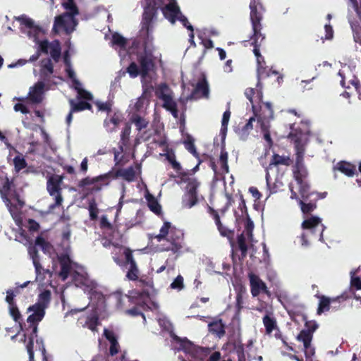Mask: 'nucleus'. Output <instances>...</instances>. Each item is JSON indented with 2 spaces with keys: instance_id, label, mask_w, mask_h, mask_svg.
Returning <instances> with one entry per match:
<instances>
[{
  "instance_id": "1",
  "label": "nucleus",
  "mask_w": 361,
  "mask_h": 361,
  "mask_svg": "<svg viewBox=\"0 0 361 361\" xmlns=\"http://www.w3.org/2000/svg\"><path fill=\"white\" fill-rule=\"evenodd\" d=\"M51 298V291L44 290L38 295L37 302L27 308V312H32V314L27 319L28 326L25 327L21 340L24 342L28 340L26 349L30 360H34V339L37 336L38 324L44 317L45 310L49 305Z\"/></svg>"
},
{
  "instance_id": "2",
  "label": "nucleus",
  "mask_w": 361,
  "mask_h": 361,
  "mask_svg": "<svg viewBox=\"0 0 361 361\" xmlns=\"http://www.w3.org/2000/svg\"><path fill=\"white\" fill-rule=\"evenodd\" d=\"M250 9L252 29L250 44L253 47V53L257 59V67H260L266 63L264 56L260 53V49L265 39V35L262 33V25L261 23L264 8L260 0H251Z\"/></svg>"
},
{
  "instance_id": "3",
  "label": "nucleus",
  "mask_w": 361,
  "mask_h": 361,
  "mask_svg": "<svg viewBox=\"0 0 361 361\" xmlns=\"http://www.w3.org/2000/svg\"><path fill=\"white\" fill-rule=\"evenodd\" d=\"M12 188H14V185L8 178L7 173L0 170V195L11 214L18 210L16 205L11 202V198L16 200L21 207L24 204L20 199L19 194Z\"/></svg>"
},
{
  "instance_id": "4",
  "label": "nucleus",
  "mask_w": 361,
  "mask_h": 361,
  "mask_svg": "<svg viewBox=\"0 0 361 361\" xmlns=\"http://www.w3.org/2000/svg\"><path fill=\"white\" fill-rule=\"evenodd\" d=\"M164 5V0H146V6L144 8L142 20L141 32H145L146 39L145 41V47L147 44L152 42L153 37L151 35L152 32V22L157 15V11Z\"/></svg>"
},
{
  "instance_id": "5",
  "label": "nucleus",
  "mask_w": 361,
  "mask_h": 361,
  "mask_svg": "<svg viewBox=\"0 0 361 361\" xmlns=\"http://www.w3.org/2000/svg\"><path fill=\"white\" fill-rule=\"evenodd\" d=\"M291 131L288 135V138L294 144L295 151V161L293 166V171L307 170L304 164V155L305 152V147L303 143L305 133L294 128H291Z\"/></svg>"
},
{
  "instance_id": "6",
  "label": "nucleus",
  "mask_w": 361,
  "mask_h": 361,
  "mask_svg": "<svg viewBox=\"0 0 361 361\" xmlns=\"http://www.w3.org/2000/svg\"><path fill=\"white\" fill-rule=\"evenodd\" d=\"M77 25L78 21L75 17L63 13L55 17L52 32L56 35L62 30L66 34L70 35L75 30Z\"/></svg>"
},
{
  "instance_id": "7",
  "label": "nucleus",
  "mask_w": 361,
  "mask_h": 361,
  "mask_svg": "<svg viewBox=\"0 0 361 361\" xmlns=\"http://www.w3.org/2000/svg\"><path fill=\"white\" fill-rule=\"evenodd\" d=\"M62 181L63 177L59 175H52L49 176L47 180V190L50 196L54 197L55 199V202L50 205V209L61 206L63 202V197L61 195L62 188L61 187Z\"/></svg>"
},
{
  "instance_id": "8",
  "label": "nucleus",
  "mask_w": 361,
  "mask_h": 361,
  "mask_svg": "<svg viewBox=\"0 0 361 361\" xmlns=\"http://www.w3.org/2000/svg\"><path fill=\"white\" fill-rule=\"evenodd\" d=\"M200 185V183L196 178L189 180L186 191L182 196V207L183 208L190 209L197 204V189Z\"/></svg>"
},
{
  "instance_id": "9",
  "label": "nucleus",
  "mask_w": 361,
  "mask_h": 361,
  "mask_svg": "<svg viewBox=\"0 0 361 361\" xmlns=\"http://www.w3.org/2000/svg\"><path fill=\"white\" fill-rule=\"evenodd\" d=\"M168 245H163L162 251H171L173 254H179L183 247L184 235L182 231L173 228L170 235L165 240Z\"/></svg>"
},
{
  "instance_id": "10",
  "label": "nucleus",
  "mask_w": 361,
  "mask_h": 361,
  "mask_svg": "<svg viewBox=\"0 0 361 361\" xmlns=\"http://www.w3.org/2000/svg\"><path fill=\"white\" fill-rule=\"evenodd\" d=\"M124 254L126 261L121 268L123 270H127L126 277L128 280L132 281H137L140 276V269L133 256V250L131 249H126Z\"/></svg>"
},
{
  "instance_id": "11",
  "label": "nucleus",
  "mask_w": 361,
  "mask_h": 361,
  "mask_svg": "<svg viewBox=\"0 0 361 361\" xmlns=\"http://www.w3.org/2000/svg\"><path fill=\"white\" fill-rule=\"evenodd\" d=\"M168 90L169 87L166 83L161 84L157 92V96L159 99L163 101V107L170 111L175 118H178V111L177 104L173 99L172 96L170 94H166L165 92Z\"/></svg>"
},
{
  "instance_id": "12",
  "label": "nucleus",
  "mask_w": 361,
  "mask_h": 361,
  "mask_svg": "<svg viewBox=\"0 0 361 361\" xmlns=\"http://www.w3.org/2000/svg\"><path fill=\"white\" fill-rule=\"evenodd\" d=\"M301 226L304 231H308L311 235L318 237L319 240H323V232L325 226L322 224V219L319 217L312 216L304 220Z\"/></svg>"
},
{
  "instance_id": "13",
  "label": "nucleus",
  "mask_w": 361,
  "mask_h": 361,
  "mask_svg": "<svg viewBox=\"0 0 361 361\" xmlns=\"http://www.w3.org/2000/svg\"><path fill=\"white\" fill-rule=\"evenodd\" d=\"M248 279L252 297H257L260 293H264L269 297L271 296L270 290L258 275L253 272H250L248 274Z\"/></svg>"
},
{
  "instance_id": "14",
  "label": "nucleus",
  "mask_w": 361,
  "mask_h": 361,
  "mask_svg": "<svg viewBox=\"0 0 361 361\" xmlns=\"http://www.w3.org/2000/svg\"><path fill=\"white\" fill-rule=\"evenodd\" d=\"M50 49V56L55 62H58L61 55V47L59 39L49 42L47 39L39 41V50L47 54Z\"/></svg>"
},
{
  "instance_id": "15",
  "label": "nucleus",
  "mask_w": 361,
  "mask_h": 361,
  "mask_svg": "<svg viewBox=\"0 0 361 361\" xmlns=\"http://www.w3.org/2000/svg\"><path fill=\"white\" fill-rule=\"evenodd\" d=\"M44 81H37L32 87L30 88V91L27 97V100L33 104H38L42 103L44 99Z\"/></svg>"
},
{
  "instance_id": "16",
  "label": "nucleus",
  "mask_w": 361,
  "mask_h": 361,
  "mask_svg": "<svg viewBox=\"0 0 361 361\" xmlns=\"http://www.w3.org/2000/svg\"><path fill=\"white\" fill-rule=\"evenodd\" d=\"M209 95V89L207 81L205 78L199 81L194 90L192 91L190 95L186 98L188 100H197L200 98H208Z\"/></svg>"
},
{
  "instance_id": "17",
  "label": "nucleus",
  "mask_w": 361,
  "mask_h": 361,
  "mask_svg": "<svg viewBox=\"0 0 361 361\" xmlns=\"http://www.w3.org/2000/svg\"><path fill=\"white\" fill-rule=\"evenodd\" d=\"M185 351L192 358L204 361L211 354L212 348L196 345L190 343L189 345L185 348Z\"/></svg>"
},
{
  "instance_id": "18",
  "label": "nucleus",
  "mask_w": 361,
  "mask_h": 361,
  "mask_svg": "<svg viewBox=\"0 0 361 361\" xmlns=\"http://www.w3.org/2000/svg\"><path fill=\"white\" fill-rule=\"evenodd\" d=\"M108 175V180L110 178L116 179L119 177H121L123 180L128 182H133L136 178V173L134 168L133 166H129L127 169H120L116 171H109L106 173Z\"/></svg>"
},
{
  "instance_id": "19",
  "label": "nucleus",
  "mask_w": 361,
  "mask_h": 361,
  "mask_svg": "<svg viewBox=\"0 0 361 361\" xmlns=\"http://www.w3.org/2000/svg\"><path fill=\"white\" fill-rule=\"evenodd\" d=\"M290 192V198L292 200H296L298 202V204L300 207V209L304 214H308L312 213L316 208L317 204L316 202H305L304 200H301L298 197L297 192L294 190L293 185L292 183H290L288 185Z\"/></svg>"
},
{
  "instance_id": "20",
  "label": "nucleus",
  "mask_w": 361,
  "mask_h": 361,
  "mask_svg": "<svg viewBox=\"0 0 361 361\" xmlns=\"http://www.w3.org/2000/svg\"><path fill=\"white\" fill-rule=\"evenodd\" d=\"M319 298V302L317 308V314H321L324 312H327L331 307V305L337 302H340L341 300L345 301L346 298L343 295H340L336 298H329L325 295L318 296Z\"/></svg>"
},
{
  "instance_id": "21",
  "label": "nucleus",
  "mask_w": 361,
  "mask_h": 361,
  "mask_svg": "<svg viewBox=\"0 0 361 361\" xmlns=\"http://www.w3.org/2000/svg\"><path fill=\"white\" fill-rule=\"evenodd\" d=\"M124 117L122 112L117 110L114 112L111 116L107 117L104 121V126L106 131L112 133L116 130L120 123L123 121Z\"/></svg>"
},
{
  "instance_id": "22",
  "label": "nucleus",
  "mask_w": 361,
  "mask_h": 361,
  "mask_svg": "<svg viewBox=\"0 0 361 361\" xmlns=\"http://www.w3.org/2000/svg\"><path fill=\"white\" fill-rule=\"evenodd\" d=\"M274 117V110L272 104L270 102H262L260 105L259 114L257 118L258 123L260 125L265 123V121H269Z\"/></svg>"
},
{
  "instance_id": "23",
  "label": "nucleus",
  "mask_w": 361,
  "mask_h": 361,
  "mask_svg": "<svg viewBox=\"0 0 361 361\" xmlns=\"http://www.w3.org/2000/svg\"><path fill=\"white\" fill-rule=\"evenodd\" d=\"M317 328V324H314L308 328V329H302L297 336L298 341L302 342L304 348L307 352L310 347L311 341L312 340V333Z\"/></svg>"
},
{
  "instance_id": "24",
  "label": "nucleus",
  "mask_w": 361,
  "mask_h": 361,
  "mask_svg": "<svg viewBox=\"0 0 361 361\" xmlns=\"http://www.w3.org/2000/svg\"><path fill=\"white\" fill-rule=\"evenodd\" d=\"M138 61L140 66V75L145 78L154 66L152 55L146 54L144 56H140L138 58Z\"/></svg>"
},
{
  "instance_id": "25",
  "label": "nucleus",
  "mask_w": 361,
  "mask_h": 361,
  "mask_svg": "<svg viewBox=\"0 0 361 361\" xmlns=\"http://www.w3.org/2000/svg\"><path fill=\"white\" fill-rule=\"evenodd\" d=\"M257 73L259 80H264L271 75L277 77V81L279 83L281 82V80H283V77L279 71L273 70L272 68H269L266 64L261 66L260 67H257Z\"/></svg>"
},
{
  "instance_id": "26",
  "label": "nucleus",
  "mask_w": 361,
  "mask_h": 361,
  "mask_svg": "<svg viewBox=\"0 0 361 361\" xmlns=\"http://www.w3.org/2000/svg\"><path fill=\"white\" fill-rule=\"evenodd\" d=\"M255 116L250 117L243 126H238L235 128V133L241 140L247 139L251 130L253 129V122L255 121Z\"/></svg>"
},
{
  "instance_id": "27",
  "label": "nucleus",
  "mask_w": 361,
  "mask_h": 361,
  "mask_svg": "<svg viewBox=\"0 0 361 361\" xmlns=\"http://www.w3.org/2000/svg\"><path fill=\"white\" fill-rule=\"evenodd\" d=\"M126 249H130L128 247H124L122 245H114L113 250L111 251V257L114 262L120 267L124 264L126 261V256L124 254Z\"/></svg>"
},
{
  "instance_id": "28",
  "label": "nucleus",
  "mask_w": 361,
  "mask_h": 361,
  "mask_svg": "<svg viewBox=\"0 0 361 361\" xmlns=\"http://www.w3.org/2000/svg\"><path fill=\"white\" fill-rule=\"evenodd\" d=\"M208 328L209 331L218 338L223 337L226 334L225 326L223 324L221 319L210 322L208 324Z\"/></svg>"
},
{
  "instance_id": "29",
  "label": "nucleus",
  "mask_w": 361,
  "mask_h": 361,
  "mask_svg": "<svg viewBox=\"0 0 361 361\" xmlns=\"http://www.w3.org/2000/svg\"><path fill=\"white\" fill-rule=\"evenodd\" d=\"M292 162L289 156H281L278 154H274L267 170L271 169L273 166L284 165L288 166Z\"/></svg>"
},
{
  "instance_id": "30",
  "label": "nucleus",
  "mask_w": 361,
  "mask_h": 361,
  "mask_svg": "<svg viewBox=\"0 0 361 361\" xmlns=\"http://www.w3.org/2000/svg\"><path fill=\"white\" fill-rule=\"evenodd\" d=\"M108 175L106 173L94 177L90 178L89 176L85 177L80 180V182L78 184V186L80 188H85V187L91 185H94L96 183L100 182V181H107L108 180Z\"/></svg>"
},
{
  "instance_id": "31",
  "label": "nucleus",
  "mask_w": 361,
  "mask_h": 361,
  "mask_svg": "<svg viewBox=\"0 0 361 361\" xmlns=\"http://www.w3.org/2000/svg\"><path fill=\"white\" fill-rule=\"evenodd\" d=\"M263 324L265 327L266 334L271 335L274 330L279 329L277 322L274 317L267 314L262 318Z\"/></svg>"
},
{
  "instance_id": "32",
  "label": "nucleus",
  "mask_w": 361,
  "mask_h": 361,
  "mask_svg": "<svg viewBox=\"0 0 361 361\" xmlns=\"http://www.w3.org/2000/svg\"><path fill=\"white\" fill-rule=\"evenodd\" d=\"M173 228H176L172 226L170 222L165 221L159 230V233L156 235L154 238H156L158 242L165 240L169 237V235H170L171 231Z\"/></svg>"
},
{
  "instance_id": "33",
  "label": "nucleus",
  "mask_w": 361,
  "mask_h": 361,
  "mask_svg": "<svg viewBox=\"0 0 361 361\" xmlns=\"http://www.w3.org/2000/svg\"><path fill=\"white\" fill-rule=\"evenodd\" d=\"M130 121L132 123L135 124L136 129L138 131L146 128L149 124V121L137 113H133L130 118Z\"/></svg>"
},
{
  "instance_id": "34",
  "label": "nucleus",
  "mask_w": 361,
  "mask_h": 361,
  "mask_svg": "<svg viewBox=\"0 0 361 361\" xmlns=\"http://www.w3.org/2000/svg\"><path fill=\"white\" fill-rule=\"evenodd\" d=\"M149 209L157 215L161 214V207L154 196L149 192L145 195Z\"/></svg>"
},
{
  "instance_id": "35",
  "label": "nucleus",
  "mask_w": 361,
  "mask_h": 361,
  "mask_svg": "<svg viewBox=\"0 0 361 361\" xmlns=\"http://www.w3.org/2000/svg\"><path fill=\"white\" fill-rule=\"evenodd\" d=\"M336 168L337 170L349 177L353 176L355 172V166L345 161L338 162Z\"/></svg>"
},
{
  "instance_id": "36",
  "label": "nucleus",
  "mask_w": 361,
  "mask_h": 361,
  "mask_svg": "<svg viewBox=\"0 0 361 361\" xmlns=\"http://www.w3.org/2000/svg\"><path fill=\"white\" fill-rule=\"evenodd\" d=\"M59 263L61 267L59 275L63 280H65L68 276L71 269L69 258L66 256H62L59 257Z\"/></svg>"
},
{
  "instance_id": "37",
  "label": "nucleus",
  "mask_w": 361,
  "mask_h": 361,
  "mask_svg": "<svg viewBox=\"0 0 361 361\" xmlns=\"http://www.w3.org/2000/svg\"><path fill=\"white\" fill-rule=\"evenodd\" d=\"M54 73V65L51 59H47L46 61H42L41 77L43 81H47L50 78V75Z\"/></svg>"
},
{
  "instance_id": "38",
  "label": "nucleus",
  "mask_w": 361,
  "mask_h": 361,
  "mask_svg": "<svg viewBox=\"0 0 361 361\" xmlns=\"http://www.w3.org/2000/svg\"><path fill=\"white\" fill-rule=\"evenodd\" d=\"M130 134V127L129 126H126L121 133V140L118 146L121 152H123L124 151V147H127L129 145Z\"/></svg>"
},
{
  "instance_id": "39",
  "label": "nucleus",
  "mask_w": 361,
  "mask_h": 361,
  "mask_svg": "<svg viewBox=\"0 0 361 361\" xmlns=\"http://www.w3.org/2000/svg\"><path fill=\"white\" fill-rule=\"evenodd\" d=\"M69 104L71 105L72 112H79L85 109L92 110V105L87 101L75 102L73 99H70Z\"/></svg>"
},
{
  "instance_id": "40",
  "label": "nucleus",
  "mask_w": 361,
  "mask_h": 361,
  "mask_svg": "<svg viewBox=\"0 0 361 361\" xmlns=\"http://www.w3.org/2000/svg\"><path fill=\"white\" fill-rule=\"evenodd\" d=\"M237 244L238 247L241 252L240 256L239 257V259L243 260L247 257V245L246 243V238L243 233H241L238 235Z\"/></svg>"
},
{
  "instance_id": "41",
  "label": "nucleus",
  "mask_w": 361,
  "mask_h": 361,
  "mask_svg": "<svg viewBox=\"0 0 361 361\" xmlns=\"http://www.w3.org/2000/svg\"><path fill=\"white\" fill-rule=\"evenodd\" d=\"M299 185V192L301 198L305 201H308L310 197L314 194V192H310V184L304 180L302 183H297Z\"/></svg>"
},
{
  "instance_id": "42",
  "label": "nucleus",
  "mask_w": 361,
  "mask_h": 361,
  "mask_svg": "<svg viewBox=\"0 0 361 361\" xmlns=\"http://www.w3.org/2000/svg\"><path fill=\"white\" fill-rule=\"evenodd\" d=\"M28 254L32 260L35 269L37 272H39L41 269V264L39 262V257L37 247L35 246H30L28 247Z\"/></svg>"
},
{
  "instance_id": "43",
  "label": "nucleus",
  "mask_w": 361,
  "mask_h": 361,
  "mask_svg": "<svg viewBox=\"0 0 361 361\" xmlns=\"http://www.w3.org/2000/svg\"><path fill=\"white\" fill-rule=\"evenodd\" d=\"M194 139L192 136L188 135L186 140L183 142L185 148L191 153L197 159H200V154L196 150V147L194 143Z\"/></svg>"
},
{
  "instance_id": "44",
  "label": "nucleus",
  "mask_w": 361,
  "mask_h": 361,
  "mask_svg": "<svg viewBox=\"0 0 361 361\" xmlns=\"http://www.w3.org/2000/svg\"><path fill=\"white\" fill-rule=\"evenodd\" d=\"M8 310H9V314H10L11 317L13 318V319L16 322H17L20 324L21 329L23 330V324H22V323H23L22 315H21L20 312L17 306V304L14 305L9 306Z\"/></svg>"
},
{
  "instance_id": "45",
  "label": "nucleus",
  "mask_w": 361,
  "mask_h": 361,
  "mask_svg": "<svg viewBox=\"0 0 361 361\" xmlns=\"http://www.w3.org/2000/svg\"><path fill=\"white\" fill-rule=\"evenodd\" d=\"M35 245L39 246L44 253H50L53 247L51 244L47 241L43 237L38 236L35 240Z\"/></svg>"
},
{
  "instance_id": "46",
  "label": "nucleus",
  "mask_w": 361,
  "mask_h": 361,
  "mask_svg": "<svg viewBox=\"0 0 361 361\" xmlns=\"http://www.w3.org/2000/svg\"><path fill=\"white\" fill-rule=\"evenodd\" d=\"M63 6L66 10H67V12H65L64 13L71 15V16L73 17H75L79 13L78 8L74 0H67L66 2L63 4Z\"/></svg>"
},
{
  "instance_id": "47",
  "label": "nucleus",
  "mask_w": 361,
  "mask_h": 361,
  "mask_svg": "<svg viewBox=\"0 0 361 361\" xmlns=\"http://www.w3.org/2000/svg\"><path fill=\"white\" fill-rule=\"evenodd\" d=\"M245 289L242 288H240L236 293L235 296V308L237 310V312L239 313L241 310L243 308L244 303V294H245Z\"/></svg>"
},
{
  "instance_id": "48",
  "label": "nucleus",
  "mask_w": 361,
  "mask_h": 361,
  "mask_svg": "<svg viewBox=\"0 0 361 361\" xmlns=\"http://www.w3.org/2000/svg\"><path fill=\"white\" fill-rule=\"evenodd\" d=\"M13 161L16 171H20L27 166V162L22 154L16 156Z\"/></svg>"
},
{
  "instance_id": "49",
  "label": "nucleus",
  "mask_w": 361,
  "mask_h": 361,
  "mask_svg": "<svg viewBox=\"0 0 361 361\" xmlns=\"http://www.w3.org/2000/svg\"><path fill=\"white\" fill-rule=\"evenodd\" d=\"M88 210L90 213V219L91 220H96L98 217L99 210L94 199L90 201Z\"/></svg>"
},
{
  "instance_id": "50",
  "label": "nucleus",
  "mask_w": 361,
  "mask_h": 361,
  "mask_svg": "<svg viewBox=\"0 0 361 361\" xmlns=\"http://www.w3.org/2000/svg\"><path fill=\"white\" fill-rule=\"evenodd\" d=\"M111 42L114 45L124 47L126 45L127 41L122 35L118 33H114L112 35Z\"/></svg>"
},
{
  "instance_id": "51",
  "label": "nucleus",
  "mask_w": 361,
  "mask_h": 361,
  "mask_svg": "<svg viewBox=\"0 0 361 361\" xmlns=\"http://www.w3.org/2000/svg\"><path fill=\"white\" fill-rule=\"evenodd\" d=\"M307 175V170L293 171V176L297 183H302V181L305 180Z\"/></svg>"
},
{
  "instance_id": "52",
  "label": "nucleus",
  "mask_w": 361,
  "mask_h": 361,
  "mask_svg": "<svg viewBox=\"0 0 361 361\" xmlns=\"http://www.w3.org/2000/svg\"><path fill=\"white\" fill-rule=\"evenodd\" d=\"M95 104L99 111H106L108 115L111 112L113 102L111 101H107L106 102H95Z\"/></svg>"
},
{
  "instance_id": "53",
  "label": "nucleus",
  "mask_w": 361,
  "mask_h": 361,
  "mask_svg": "<svg viewBox=\"0 0 361 361\" xmlns=\"http://www.w3.org/2000/svg\"><path fill=\"white\" fill-rule=\"evenodd\" d=\"M310 236H313L308 231H304L300 236L298 237L299 243L302 246L307 247L310 245Z\"/></svg>"
},
{
  "instance_id": "54",
  "label": "nucleus",
  "mask_w": 361,
  "mask_h": 361,
  "mask_svg": "<svg viewBox=\"0 0 361 361\" xmlns=\"http://www.w3.org/2000/svg\"><path fill=\"white\" fill-rule=\"evenodd\" d=\"M171 288L182 290L184 288L183 277L178 275L170 285Z\"/></svg>"
},
{
  "instance_id": "55",
  "label": "nucleus",
  "mask_w": 361,
  "mask_h": 361,
  "mask_svg": "<svg viewBox=\"0 0 361 361\" xmlns=\"http://www.w3.org/2000/svg\"><path fill=\"white\" fill-rule=\"evenodd\" d=\"M127 72L129 73L131 78H135L139 75V73H140L138 66L135 62L130 63L127 68Z\"/></svg>"
},
{
  "instance_id": "56",
  "label": "nucleus",
  "mask_w": 361,
  "mask_h": 361,
  "mask_svg": "<svg viewBox=\"0 0 361 361\" xmlns=\"http://www.w3.org/2000/svg\"><path fill=\"white\" fill-rule=\"evenodd\" d=\"M78 85H77L75 87V89L77 90V92H78V97L80 99H85V100H92V95L90 92H87V90H83L79 87H78Z\"/></svg>"
},
{
  "instance_id": "57",
  "label": "nucleus",
  "mask_w": 361,
  "mask_h": 361,
  "mask_svg": "<svg viewBox=\"0 0 361 361\" xmlns=\"http://www.w3.org/2000/svg\"><path fill=\"white\" fill-rule=\"evenodd\" d=\"M218 231H219L221 235L224 237H227L228 238H232L233 235V231L228 228L223 224L221 226H219Z\"/></svg>"
},
{
  "instance_id": "58",
  "label": "nucleus",
  "mask_w": 361,
  "mask_h": 361,
  "mask_svg": "<svg viewBox=\"0 0 361 361\" xmlns=\"http://www.w3.org/2000/svg\"><path fill=\"white\" fill-rule=\"evenodd\" d=\"M26 27L33 29L35 32H38L41 30L39 26L35 25L34 21L31 18H25L22 23Z\"/></svg>"
},
{
  "instance_id": "59",
  "label": "nucleus",
  "mask_w": 361,
  "mask_h": 361,
  "mask_svg": "<svg viewBox=\"0 0 361 361\" xmlns=\"http://www.w3.org/2000/svg\"><path fill=\"white\" fill-rule=\"evenodd\" d=\"M166 159L171 163V164L172 165V167L176 171H179L181 169V166H180V163H178L176 160V156L173 154H167Z\"/></svg>"
},
{
  "instance_id": "60",
  "label": "nucleus",
  "mask_w": 361,
  "mask_h": 361,
  "mask_svg": "<svg viewBox=\"0 0 361 361\" xmlns=\"http://www.w3.org/2000/svg\"><path fill=\"white\" fill-rule=\"evenodd\" d=\"M16 294L14 293V290H13V289H8L6 290V296L5 300L8 304V307L16 305V302L14 300Z\"/></svg>"
},
{
  "instance_id": "61",
  "label": "nucleus",
  "mask_w": 361,
  "mask_h": 361,
  "mask_svg": "<svg viewBox=\"0 0 361 361\" xmlns=\"http://www.w3.org/2000/svg\"><path fill=\"white\" fill-rule=\"evenodd\" d=\"M104 336L106 338V339L109 341L110 344L118 341L114 332L111 330L104 329Z\"/></svg>"
},
{
  "instance_id": "62",
  "label": "nucleus",
  "mask_w": 361,
  "mask_h": 361,
  "mask_svg": "<svg viewBox=\"0 0 361 361\" xmlns=\"http://www.w3.org/2000/svg\"><path fill=\"white\" fill-rule=\"evenodd\" d=\"M177 20H178L183 25L186 27L188 30L193 32L194 29L193 27L190 25L189 23L188 18L183 16L181 13L177 17Z\"/></svg>"
},
{
  "instance_id": "63",
  "label": "nucleus",
  "mask_w": 361,
  "mask_h": 361,
  "mask_svg": "<svg viewBox=\"0 0 361 361\" xmlns=\"http://www.w3.org/2000/svg\"><path fill=\"white\" fill-rule=\"evenodd\" d=\"M261 128H262V132L264 133V140L268 142L269 145L271 146L273 144V141L271 137L270 133H269L267 127L266 126L265 123H262L261 124Z\"/></svg>"
},
{
  "instance_id": "64",
  "label": "nucleus",
  "mask_w": 361,
  "mask_h": 361,
  "mask_svg": "<svg viewBox=\"0 0 361 361\" xmlns=\"http://www.w3.org/2000/svg\"><path fill=\"white\" fill-rule=\"evenodd\" d=\"M66 72L69 78H71L73 83L75 85H78L80 86V82H79L78 80H77L75 78V72L71 68V67H67L66 68Z\"/></svg>"
}]
</instances>
